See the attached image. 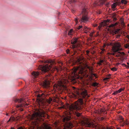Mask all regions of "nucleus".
Segmentation results:
<instances>
[{"instance_id": "nucleus-33", "label": "nucleus", "mask_w": 129, "mask_h": 129, "mask_svg": "<svg viewBox=\"0 0 129 129\" xmlns=\"http://www.w3.org/2000/svg\"><path fill=\"white\" fill-rule=\"evenodd\" d=\"M114 26V24H111L109 25V27H113Z\"/></svg>"}, {"instance_id": "nucleus-50", "label": "nucleus", "mask_w": 129, "mask_h": 129, "mask_svg": "<svg viewBox=\"0 0 129 129\" xmlns=\"http://www.w3.org/2000/svg\"><path fill=\"white\" fill-rule=\"evenodd\" d=\"M71 11H72V12L73 13H74L75 12V11H74V10H73V9H72L71 10Z\"/></svg>"}, {"instance_id": "nucleus-59", "label": "nucleus", "mask_w": 129, "mask_h": 129, "mask_svg": "<svg viewBox=\"0 0 129 129\" xmlns=\"http://www.w3.org/2000/svg\"><path fill=\"white\" fill-rule=\"evenodd\" d=\"M8 113H6V115H7V116H8Z\"/></svg>"}, {"instance_id": "nucleus-55", "label": "nucleus", "mask_w": 129, "mask_h": 129, "mask_svg": "<svg viewBox=\"0 0 129 129\" xmlns=\"http://www.w3.org/2000/svg\"><path fill=\"white\" fill-rule=\"evenodd\" d=\"M127 37L129 39V35H127Z\"/></svg>"}, {"instance_id": "nucleus-16", "label": "nucleus", "mask_w": 129, "mask_h": 129, "mask_svg": "<svg viewBox=\"0 0 129 129\" xmlns=\"http://www.w3.org/2000/svg\"><path fill=\"white\" fill-rule=\"evenodd\" d=\"M57 85L60 88H62L64 87V85L62 84V82L61 81L59 82L58 83Z\"/></svg>"}, {"instance_id": "nucleus-42", "label": "nucleus", "mask_w": 129, "mask_h": 129, "mask_svg": "<svg viewBox=\"0 0 129 129\" xmlns=\"http://www.w3.org/2000/svg\"><path fill=\"white\" fill-rule=\"evenodd\" d=\"M39 102H41L42 103H43V102L42 101H41V100L40 99H39Z\"/></svg>"}, {"instance_id": "nucleus-32", "label": "nucleus", "mask_w": 129, "mask_h": 129, "mask_svg": "<svg viewBox=\"0 0 129 129\" xmlns=\"http://www.w3.org/2000/svg\"><path fill=\"white\" fill-rule=\"evenodd\" d=\"M117 93H118L117 92V91H116L114 92H113V93L112 94L113 95H116V94H117Z\"/></svg>"}, {"instance_id": "nucleus-13", "label": "nucleus", "mask_w": 129, "mask_h": 129, "mask_svg": "<svg viewBox=\"0 0 129 129\" xmlns=\"http://www.w3.org/2000/svg\"><path fill=\"white\" fill-rule=\"evenodd\" d=\"M40 62L42 63H52L53 62L52 60H41Z\"/></svg>"}, {"instance_id": "nucleus-11", "label": "nucleus", "mask_w": 129, "mask_h": 129, "mask_svg": "<svg viewBox=\"0 0 129 129\" xmlns=\"http://www.w3.org/2000/svg\"><path fill=\"white\" fill-rule=\"evenodd\" d=\"M43 129H51V127L48 124L43 123L42 126Z\"/></svg>"}, {"instance_id": "nucleus-34", "label": "nucleus", "mask_w": 129, "mask_h": 129, "mask_svg": "<svg viewBox=\"0 0 129 129\" xmlns=\"http://www.w3.org/2000/svg\"><path fill=\"white\" fill-rule=\"evenodd\" d=\"M103 60H100L99 62V65H101V63H103Z\"/></svg>"}, {"instance_id": "nucleus-25", "label": "nucleus", "mask_w": 129, "mask_h": 129, "mask_svg": "<svg viewBox=\"0 0 129 129\" xmlns=\"http://www.w3.org/2000/svg\"><path fill=\"white\" fill-rule=\"evenodd\" d=\"M98 84V83L96 82H94L92 84V86H94V87H96L97 86Z\"/></svg>"}, {"instance_id": "nucleus-27", "label": "nucleus", "mask_w": 129, "mask_h": 129, "mask_svg": "<svg viewBox=\"0 0 129 129\" xmlns=\"http://www.w3.org/2000/svg\"><path fill=\"white\" fill-rule=\"evenodd\" d=\"M119 30V29H117V30H115L113 31V33L115 34H116L118 33Z\"/></svg>"}, {"instance_id": "nucleus-40", "label": "nucleus", "mask_w": 129, "mask_h": 129, "mask_svg": "<svg viewBox=\"0 0 129 129\" xmlns=\"http://www.w3.org/2000/svg\"><path fill=\"white\" fill-rule=\"evenodd\" d=\"M91 75L92 76H94L95 77L96 76V74H91Z\"/></svg>"}, {"instance_id": "nucleus-58", "label": "nucleus", "mask_w": 129, "mask_h": 129, "mask_svg": "<svg viewBox=\"0 0 129 129\" xmlns=\"http://www.w3.org/2000/svg\"><path fill=\"white\" fill-rule=\"evenodd\" d=\"M12 119V121H13L14 120V118H12L11 119Z\"/></svg>"}, {"instance_id": "nucleus-37", "label": "nucleus", "mask_w": 129, "mask_h": 129, "mask_svg": "<svg viewBox=\"0 0 129 129\" xmlns=\"http://www.w3.org/2000/svg\"><path fill=\"white\" fill-rule=\"evenodd\" d=\"M78 19L77 18H76L75 19V22H76V23H77L78 22Z\"/></svg>"}, {"instance_id": "nucleus-4", "label": "nucleus", "mask_w": 129, "mask_h": 129, "mask_svg": "<svg viewBox=\"0 0 129 129\" xmlns=\"http://www.w3.org/2000/svg\"><path fill=\"white\" fill-rule=\"evenodd\" d=\"M78 41L77 38H73L71 41V43L73 45L70 50L67 49L66 51L67 54H71L72 56L75 55L77 52V46L75 44L77 43Z\"/></svg>"}, {"instance_id": "nucleus-18", "label": "nucleus", "mask_w": 129, "mask_h": 129, "mask_svg": "<svg viewBox=\"0 0 129 129\" xmlns=\"http://www.w3.org/2000/svg\"><path fill=\"white\" fill-rule=\"evenodd\" d=\"M127 2V1L125 0H121L120 2V4H122L124 5L126 4Z\"/></svg>"}, {"instance_id": "nucleus-28", "label": "nucleus", "mask_w": 129, "mask_h": 129, "mask_svg": "<svg viewBox=\"0 0 129 129\" xmlns=\"http://www.w3.org/2000/svg\"><path fill=\"white\" fill-rule=\"evenodd\" d=\"M124 89H123L121 88L117 91V92H118V93H120Z\"/></svg>"}, {"instance_id": "nucleus-30", "label": "nucleus", "mask_w": 129, "mask_h": 129, "mask_svg": "<svg viewBox=\"0 0 129 129\" xmlns=\"http://www.w3.org/2000/svg\"><path fill=\"white\" fill-rule=\"evenodd\" d=\"M113 52V51L112 50V51H111V52L112 53H109V54H110L112 55H115V52H113H113Z\"/></svg>"}, {"instance_id": "nucleus-48", "label": "nucleus", "mask_w": 129, "mask_h": 129, "mask_svg": "<svg viewBox=\"0 0 129 129\" xmlns=\"http://www.w3.org/2000/svg\"><path fill=\"white\" fill-rule=\"evenodd\" d=\"M18 129H23L22 127H20L18 128Z\"/></svg>"}, {"instance_id": "nucleus-19", "label": "nucleus", "mask_w": 129, "mask_h": 129, "mask_svg": "<svg viewBox=\"0 0 129 129\" xmlns=\"http://www.w3.org/2000/svg\"><path fill=\"white\" fill-rule=\"evenodd\" d=\"M117 5H118L117 4L114 3L112 5L111 7L113 9H114Z\"/></svg>"}, {"instance_id": "nucleus-38", "label": "nucleus", "mask_w": 129, "mask_h": 129, "mask_svg": "<svg viewBox=\"0 0 129 129\" xmlns=\"http://www.w3.org/2000/svg\"><path fill=\"white\" fill-rule=\"evenodd\" d=\"M105 49H102V53H103L105 51Z\"/></svg>"}, {"instance_id": "nucleus-41", "label": "nucleus", "mask_w": 129, "mask_h": 129, "mask_svg": "<svg viewBox=\"0 0 129 129\" xmlns=\"http://www.w3.org/2000/svg\"><path fill=\"white\" fill-rule=\"evenodd\" d=\"M127 64L128 65V66H127V67H126L127 68H129V63L128 62L127 63Z\"/></svg>"}, {"instance_id": "nucleus-17", "label": "nucleus", "mask_w": 129, "mask_h": 129, "mask_svg": "<svg viewBox=\"0 0 129 129\" xmlns=\"http://www.w3.org/2000/svg\"><path fill=\"white\" fill-rule=\"evenodd\" d=\"M25 105H27V104L26 103H24L23 104H21L19 105H17L16 106L17 108L21 107H23L24 106H25Z\"/></svg>"}, {"instance_id": "nucleus-3", "label": "nucleus", "mask_w": 129, "mask_h": 129, "mask_svg": "<svg viewBox=\"0 0 129 129\" xmlns=\"http://www.w3.org/2000/svg\"><path fill=\"white\" fill-rule=\"evenodd\" d=\"M44 112L38 111L33 114L31 118L32 124L38 126L40 122L44 120V118L45 117Z\"/></svg>"}, {"instance_id": "nucleus-29", "label": "nucleus", "mask_w": 129, "mask_h": 129, "mask_svg": "<svg viewBox=\"0 0 129 129\" xmlns=\"http://www.w3.org/2000/svg\"><path fill=\"white\" fill-rule=\"evenodd\" d=\"M117 70V69L115 67H113L111 69V70L113 71H116Z\"/></svg>"}, {"instance_id": "nucleus-5", "label": "nucleus", "mask_w": 129, "mask_h": 129, "mask_svg": "<svg viewBox=\"0 0 129 129\" xmlns=\"http://www.w3.org/2000/svg\"><path fill=\"white\" fill-rule=\"evenodd\" d=\"M73 89L74 90L73 92H74V94L75 96H79V95H81L82 97L83 98H88L89 96L88 94L87 90L84 87H82L80 91L81 94H80L78 90L75 87H73Z\"/></svg>"}, {"instance_id": "nucleus-31", "label": "nucleus", "mask_w": 129, "mask_h": 129, "mask_svg": "<svg viewBox=\"0 0 129 129\" xmlns=\"http://www.w3.org/2000/svg\"><path fill=\"white\" fill-rule=\"evenodd\" d=\"M86 53L87 55L89 56V50H87L86 51Z\"/></svg>"}, {"instance_id": "nucleus-22", "label": "nucleus", "mask_w": 129, "mask_h": 129, "mask_svg": "<svg viewBox=\"0 0 129 129\" xmlns=\"http://www.w3.org/2000/svg\"><path fill=\"white\" fill-rule=\"evenodd\" d=\"M119 119L120 120L121 122H123L124 123H125V122L124 121L123 118H122V116H119Z\"/></svg>"}, {"instance_id": "nucleus-7", "label": "nucleus", "mask_w": 129, "mask_h": 129, "mask_svg": "<svg viewBox=\"0 0 129 129\" xmlns=\"http://www.w3.org/2000/svg\"><path fill=\"white\" fill-rule=\"evenodd\" d=\"M80 120L84 125L88 127L95 128V129H100V126L97 124H94L93 123L90 122L89 120L86 118H83Z\"/></svg>"}, {"instance_id": "nucleus-44", "label": "nucleus", "mask_w": 129, "mask_h": 129, "mask_svg": "<svg viewBox=\"0 0 129 129\" xmlns=\"http://www.w3.org/2000/svg\"><path fill=\"white\" fill-rule=\"evenodd\" d=\"M117 20V19L116 18H113V21H115L116 20Z\"/></svg>"}, {"instance_id": "nucleus-9", "label": "nucleus", "mask_w": 129, "mask_h": 129, "mask_svg": "<svg viewBox=\"0 0 129 129\" xmlns=\"http://www.w3.org/2000/svg\"><path fill=\"white\" fill-rule=\"evenodd\" d=\"M84 68L81 65L79 66L77 68H75L74 71V73H75L78 70L79 74H82L84 72Z\"/></svg>"}, {"instance_id": "nucleus-35", "label": "nucleus", "mask_w": 129, "mask_h": 129, "mask_svg": "<svg viewBox=\"0 0 129 129\" xmlns=\"http://www.w3.org/2000/svg\"><path fill=\"white\" fill-rule=\"evenodd\" d=\"M82 27V25H79L78 27V29H79L81 28Z\"/></svg>"}, {"instance_id": "nucleus-15", "label": "nucleus", "mask_w": 129, "mask_h": 129, "mask_svg": "<svg viewBox=\"0 0 129 129\" xmlns=\"http://www.w3.org/2000/svg\"><path fill=\"white\" fill-rule=\"evenodd\" d=\"M107 25V22L105 21L102 22H101L100 25V27H101L102 26L106 25Z\"/></svg>"}, {"instance_id": "nucleus-45", "label": "nucleus", "mask_w": 129, "mask_h": 129, "mask_svg": "<svg viewBox=\"0 0 129 129\" xmlns=\"http://www.w3.org/2000/svg\"><path fill=\"white\" fill-rule=\"evenodd\" d=\"M114 24V26H116L118 24V23H116Z\"/></svg>"}, {"instance_id": "nucleus-6", "label": "nucleus", "mask_w": 129, "mask_h": 129, "mask_svg": "<svg viewBox=\"0 0 129 129\" xmlns=\"http://www.w3.org/2000/svg\"><path fill=\"white\" fill-rule=\"evenodd\" d=\"M121 45L118 43H114L112 47V50L113 52H117V55H116V57H121V56L125 55V53L123 52H119L118 51L122 50L120 48Z\"/></svg>"}, {"instance_id": "nucleus-24", "label": "nucleus", "mask_w": 129, "mask_h": 129, "mask_svg": "<svg viewBox=\"0 0 129 129\" xmlns=\"http://www.w3.org/2000/svg\"><path fill=\"white\" fill-rule=\"evenodd\" d=\"M89 28H87V27H85L84 31L85 33H87L89 31L88 30H89Z\"/></svg>"}, {"instance_id": "nucleus-64", "label": "nucleus", "mask_w": 129, "mask_h": 129, "mask_svg": "<svg viewBox=\"0 0 129 129\" xmlns=\"http://www.w3.org/2000/svg\"><path fill=\"white\" fill-rule=\"evenodd\" d=\"M117 129H120V128H117Z\"/></svg>"}, {"instance_id": "nucleus-63", "label": "nucleus", "mask_w": 129, "mask_h": 129, "mask_svg": "<svg viewBox=\"0 0 129 129\" xmlns=\"http://www.w3.org/2000/svg\"><path fill=\"white\" fill-rule=\"evenodd\" d=\"M111 76V75L109 74V76H108L109 77V76Z\"/></svg>"}, {"instance_id": "nucleus-20", "label": "nucleus", "mask_w": 129, "mask_h": 129, "mask_svg": "<svg viewBox=\"0 0 129 129\" xmlns=\"http://www.w3.org/2000/svg\"><path fill=\"white\" fill-rule=\"evenodd\" d=\"M115 3L117 4L119 6L120 5V0H115Z\"/></svg>"}, {"instance_id": "nucleus-54", "label": "nucleus", "mask_w": 129, "mask_h": 129, "mask_svg": "<svg viewBox=\"0 0 129 129\" xmlns=\"http://www.w3.org/2000/svg\"><path fill=\"white\" fill-rule=\"evenodd\" d=\"M11 117L10 118V119H9V120L8 121V122H9L11 120Z\"/></svg>"}, {"instance_id": "nucleus-62", "label": "nucleus", "mask_w": 129, "mask_h": 129, "mask_svg": "<svg viewBox=\"0 0 129 129\" xmlns=\"http://www.w3.org/2000/svg\"><path fill=\"white\" fill-rule=\"evenodd\" d=\"M107 22H108L109 21V20H107Z\"/></svg>"}, {"instance_id": "nucleus-14", "label": "nucleus", "mask_w": 129, "mask_h": 129, "mask_svg": "<svg viewBox=\"0 0 129 129\" xmlns=\"http://www.w3.org/2000/svg\"><path fill=\"white\" fill-rule=\"evenodd\" d=\"M14 101L15 102H18L19 103L23 101V100L22 99H19L16 98H14L13 99Z\"/></svg>"}, {"instance_id": "nucleus-60", "label": "nucleus", "mask_w": 129, "mask_h": 129, "mask_svg": "<svg viewBox=\"0 0 129 129\" xmlns=\"http://www.w3.org/2000/svg\"><path fill=\"white\" fill-rule=\"evenodd\" d=\"M11 129H14V128L13 127H11Z\"/></svg>"}, {"instance_id": "nucleus-39", "label": "nucleus", "mask_w": 129, "mask_h": 129, "mask_svg": "<svg viewBox=\"0 0 129 129\" xmlns=\"http://www.w3.org/2000/svg\"><path fill=\"white\" fill-rule=\"evenodd\" d=\"M125 47L126 48L128 49V48L127 45V44H126L125 45Z\"/></svg>"}, {"instance_id": "nucleus-1", "label": "nucleus", "mask_w": 129, "mask_h": 129, "mask_svg": "<svg viewBox=\"0 0 129 129\" xmlns=\"http://www.w3.org/2000/svg\"><path fill=\"white\" fill-rule=\"evenodd\" d=\"M78 103L74 104L68 105L67 109L68 112L64 114L62 117V121L65 124L63 129H71L73 126V125L70 121L72 119V114L75 115L78 117L82 118V113H79L82 109V107L80 105L83 104L82 99L81 98L78 100Z\"/></svg>"}, {"instance_id": "nucleus-47", "label": "nucleus", "mask_w": 129, "mask_h": 129, "mask_svg": "<svg viewBox=\"0 0 129 129\" xmlns=\"http://www.w3.org/2000/svg\"><path fill=\"white\" fill-rule=\"evenodd\" d=\"M37 97L38 98H40L41 97V96L40 94H39L37 95Z\"/></svg>"}, {"instance_id": "nucleus-12", "label": "nucleus", "mask_w": 129, "mask_h": 129, "mask_svg": "<svg viewBox=\"0 0 129 129\" xmlns=\"http://www.w3.org/2000/svg\"><path fill=\"white\" fill-rule=\"evenodd\" d=\"M40 74V73L39 72L35 71L33 72L32 73V74L34 77V78H37Z\"/></svg>"}, {"instance_id": "nucleus-49", "label": "nucleus", "mask_w": 129, "mask_h": 129, "mask_svg": "<svg viewBox=\"0 0 129 129\" xmlns=\"http://www.w3.org/2000/svg\"><path fill=\"white\" fill-rule=\"evenodd\" d=\"M18 129H23L22 127H20L18 128Z\"/></svg>"}, {"instance_id": "nucleus-56", "label": "nucleus", "mask_w": 129, "mask_h": 129, "mask_svg": "<svg viewBox=\"0 0 129 129\" xmlns=\"http://www.w3.org/2000/svg\"><path fill=\"white\" fill-rule=\"evenodd\" d=\"M20 110L21 111H22L23 110V109H22V108H20Z\"/></svg>"}, {"instance_id": "nucleus-8", "label": "nucleus", "mask_w": 129, "mask_h": 129, "mask_svg": "<svg viewBox=\"0 0 129 129\" xmlns=\"http://www.w3.org/2000/svg\"><path fill=\"white\" fill-rule=\"evenodd\" d=\"M82 16L79 21L81 23L86 22L88 21L89 18L87 15V12L85 8L83 9L82 11Z\"/></svg>"}, {"instance_id": "nucleus-61", "label": "nucleus", "mask_w": 129, "mask_h": 129, "mask_svg": "<svg viewBox=\"0 0 129 129\" xmlns=\"http://www.w3.org/2000/svg\"><path fill=\"white\" fill-rule=\"evenodd\" d=\"M127 45H128V49H129V44H127Z\"/></svg>"}, {"instance_id": "nucleus-46", "label": "nucleus", "mask_w": 129, "mask_h": 129, "mask_svg": "<svg viewBox=\"0 0 129 129\" xmlns=\"http://www.w3.org/2000/svg\"><path fill=\"white\" fill-rule=\"evenodd\" d=\"M105 129H113L110 127H107Z\"/></svg>"}, {"instance_id": "nucleus-10", "label": "nucleus", "mask_w": 129, "mask_h": 129, "mask_svg": "<svg viewBox=\"0 0 129 129\" xmlns=\"http://www.w3.org/2000/svg\"><path fill=\"white\" fill-rule=\"evenodd\" d=\"M106 0H97L94 3L93 6L95 7L97 6H101L104 4Z\"/></svg>"}, {"instance_id": "nucleus-43", "label": "nucleus", "mask_w": 129, "mask_h": 129, "mask_svg": "<svg viewBox=\"0 0 129 129\" xmlns=\"http://www.w3.org/2000/svg\"><path fill=\"white\" fill-rule=\"evenodd\" d=\"M121 24H122L123 25H124V22L123 21H122Z\"/></svg>"}, {"instance_id": "nucleus-57", "label": "nucleus", "mask_w": 129, "mask_h": 129, "mask_svg": "<svg viewBox=\"0 0 129 129\" xmlns=\"http://www.w3.org/2000/svg\"><path fill=\"white\" fill-rule=\"evenodd\" d=\"M104 119V118L103 117H102L101 118V119L102 120H103V119Z\"/></svg>"}, {"instance_id": "nucleus-21", "label": "nucleus", "mask_w": 129, "mask_h": 129, "mask_svg": "<svg viewBox=\"0 0 129 129\" xmlns=\"http://www.w3.org/2000/svg\"><path fill=\"white\" fill-rule=\"evenodd\" d=\"M73 32V29H71L70 30L68 33V35L70 36L71 35H72V32Z\"/></svg>"}, {"instance_id": "nucleus-2", "label": "nucleus", "mask_w": 129, "mask_h": 129, "mask_svg": "<svg viewBox=\"0 0 129 129\" xmlns=\"http://www.w3.org/2000/svg\"><path fill=\"white\" fill-rule=\"evenodd\" d=\"M51 65L48 64L40 65L39 69L41 70L43 73H47V74L46 75L45 79L42 83V86L45 88H48L49 87L50 82L48 79V77L52 75V73H50L49 70L51 68Z\"/></svg>"}, {"instance_id": "nucleus-51", "label": "nucleus", "mask_w": 129, "mask_h": 129, "mask_svg": "<svg viewBox=\"0 0 129 129\" xmlns=\"http://www.w3.org/2000/svg\"><path fill=\"white\" fill-rule=\"evenodd\" d=\"M122 65L123 66V65H124L126 67H127V66L125 64H124V63H123L122 64Z\"/></svg>"}, {"instance_id": "nucleus-23", "label": "nucleus", "mask_w": 129, "mask_h": 129, "mask_svg": "<svg viewBox=\"0 0 129 129\" xmlns=\"http://www.w3.org/2000/svg\"><path fill=\"white\" fill-rule=\"evenodd\" d=\"M52 101V99L50 98L48 100H47V101L49 104H50L51 102Z\"/></svg>"}, {"instance_id": "nucleus-53", "label": "nucleus", "mask_w": 129, "mask_h": 129, "mask_svg": "<svg viewBox=\"0 0 129 129\" xmlns=\"http://www.w3.org/2000/svg\"><path fill=\"white\" fill-rule=\"evenodd\" d=\"M89 69V70H90V71L91 72H92V69Z\"/></svg>"}, {"instance_id": "nucleus-52", "label": "nucleus", "mask_w": 129, "mask_h": 129, "mask_svg": "<svg viewBox=\"0 0 129 129\" xmlns=\"http://www.w3.org/2000/svg\"><path fill=\"white\" fill-rule=\"evenodd\" d=\"M78 62L80 63V60L79 59H78Z\"/></svg>"}, {"instance_id": "nucleus-26", "label": "nucleus", "mask_w": 129, "mask_h": 129, "mask_svg": "<svg viewBox=\"0 0 129 129\" xmlns=\"http://www.w3.org/2000/svg\"><path fill=\"white\" fill-rule=\"evenodd\" d=\"M76 0H70L69 3L70 4L72 3H74L76 2Z\"/></svg>"}, {"instance_id": "nucleus-36", "label": "nucleus", "mask_w": 129, "mask_h": 129, "mask_svg": "<svg viewBox=\"0 0 129 129\" xmlns=\"http://www.w3.org/2000/svg\"><path fill=\"white\" fill-rule=\"evenodd\" d=\"M110 78H105L104 79V80H108Z\"/></svg>"}]
</instances>
